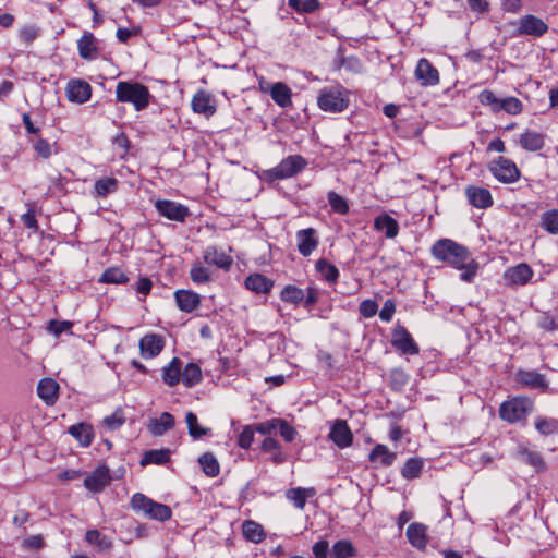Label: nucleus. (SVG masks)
Instances as JSON below:
<instances>
[{
    "label": "nucleus",
    "instance_id": "21",
    "mask_svg": "<svg viewBox=\"0 0 558 558\" xmlns=\"http://www.w3.org/2000/svg\"><path fill=\"white\" fill-rule=\"evenodd\" d=\"M77 49L81 58L94 60L98 57L97 39L90 32H84L77 40Z\"/></svg>",
    "mask_w": 558,
    "mask_h": 558
},
{
    "label": "nucleus",
    "instance_id": "12",
    "mask_svg": "<svg viewBox=\"0 0 558 558\" xmlns=\"http://www.w3.org/2000/svg\"><path fill=\"white\" fill-rule=\"evenodd\" d=\"M192 109L195 113L210 118L217 111L214 97L206 90H198L192 98Z\"/></svg>",
    "mask_w": 558,
    "mask_h": 558
},
{
    "label": "nucleus",
    "instance_id": "23",
    "mask_svg": "<svg viewBox=\"0 0 558 558\" xmlns=\"http://www.w3.org/2000/svg\"><path fill=\"white\" fill-rule=\"evenodd\" d=\"M374 229L385 233L387 239H395L399 233V223L388 214H381L374 219Z\"/></svg>",
    "mask_w": 558,
    "mask_h": 558
},
{
    "label": "nucleus",
    "instance_id": "50",
    "mask_svg": "<svg viewBox=\"0 0 558 558\" xmlns=\"http://www.w3.org/2000/svg\"><path fill=\"white\" fill-rule=\"evenodd\" d=\"M328 203L335 213L345 215L349 213V204L344 197L335 191H330L327 194Z\"/></svg>",
    "mask_w": 558,
    "mask_h": 558
},
{
    "label": "nucleus",
    "instance_id": "31",
    "mask_svg": "<svg viewBox=\"0 0 558 558\" xmlns=\"http://www.w3.org/2000/svg\"><path fill=\"white\" fill-rule=\"evenodd\" d=\"M69 434L73 436L83 447H88L94 439L92 425L87 423H77L69 427Z\"/></svg>",
    "mask_w": 558,
    "mask_h": 558
},
{
    "label": "nucleus",
    "instance_id": "64",
    "mask_svg": "<svg viewBox=\"0 0 558 558\" xmlns=\"http://www.w3.org/2000/svg\"><path fill=\"white\" fill-rule=\"evenodd\" d=\"M278 427L281 437L287 442H291L294 439L296 432L287 421L279 418Z\"/></svg>",
    "mask_w": 558,
    "mask_h": 558
},
{
    "label": "nucleus",
    "instance_id": "17",
    "mask_svg": "<svg viewBox=\"0 0 558 558\" xmlns=\"http://www.w3.org/2000/svg\"><path fill=\"white\" fill-rule=\"evenodd\" d=\"M298 250L304 257L310 256L318 246V236L314 228L302 229L296 232Z\"/></svg>",
    "mask_w": 558,
    "mask_h": 558
},
{
    "label": "nucleus",
    "instance_id": "16",
    "mask_svg": "<svg viewBox=\"0 0 558 558\" xmlns=\"http://www.w3.org/2000/svg\"><path fill=\"white\" fill-rule=\"evenodd\" d=\"M465 196L469 203L481 209L488 208L493 205V196L489 190L481 186L469 185L465 189Z\"/></svg>",
    "mask_w": 558,
    "mask_h": 558
},
{
    "label": "nucleus",
    "instance_id": "48",
    "mask_svg": "<svg viewBox=\"0 0 558 558\" xmlns=\"http://www.w3.org/2000/svg\"><path fill=\"white\" fill-rule=\"evenodd\" d=\"M519 456L523 462H525L529 465H532L537 471L545 469V462L537 451H532L526 448H522L519 451Z\"/></svg>",
    "mask_w": 558,
    "mask_h": 558
},
{
    "label": "nucleus",
    "instance_id": "13",
    "mask_svg": "<svg viewBox=\"0 0 558 558\" xmlns=\"http://www.w3.org/2000/svg\"><path fill=\"white\" fill-rule=\"evenodd\" d=\"M141 355L144 359L156 357L165 347L163 337L157 333H148L141 338L140 343Z\"/></svg>",
    "mask_w": 558,
    "mask_h": 558
},
{
    "label": "nucleus",
    "instance_id": "7",
    "mask_svg": "<svg viewBox=\"0 0 558 558\" xmlns=\"http://www.w3.org/2000/svg\"><path fill=\"white\" fill-rule=\"evenodd\" d=\"M489 171L501 183H513L520 179L517 165L505 157H498L489 165Z\"/></svg>",
    "mask_w": 558,
    "mask_h": 558
},
{
    "label": "nucleus",
    "instance_id": "19",
    "mask_svg": "<svg viewBox=\"0 0 558 558\" xmlns=\"http://www.w3.org/2000/svg\"><path fill=\"white\" fill-rule=\"evenodd\" d=\"M330 439L339 447L347 448L352 444L353 435L343 420H337L329 434Z\"/></svg>",
    "mask_w": 558,
    "mask_h": 558
},
{
    "label": "nucleus",
    "instance_id": "22",
    "mask_svg": "<svg viewBox=\"0 0 558 558\" xmlns=\"http://www.w3.org/2000/svg\"><path fill=\"white\" fill-rule=\"evenodd\" d=\"M368 459L376 466L388 468L395 463L397 454L390 451L387 446L379 444L372 449Z\"/></svg>",
    "mask_w": 558,
    "mask_h": 558
},
{
    "label": "nucleus",
    "instance_id": "30",
    "mask_svg": "<svg viewBox=\"0 0 558 558\" xmlns=\"http://www.w3.org/2000/svg\"><path fill=\"white\" fill-rule=\"evenodd\" d=\"M272 286L274 282L260 274H252L245 279V288L255 293L267 294Z\"/></svg>",
    "mask_w": 558,
    "mask_h": 558
},
{
    "label": "nucleus",
    "instance_id": "25",
    "mask_svg": "<svg viewBox=\"0 0 558 558\" xmlns=\"http://www.w3.org/2000/svg\"><path fill=\"white\" fill-rule=\"evenodd\" d=\"M204 260L207 264L215 265L221 269H229L232 265V257L222 250L215 246H208L204 252Z\"/></svg>",
    "mask_w": 558,
    "mask_h": 558
},
{
    "label": "nucleus",
    "instance_id": "5",
    "mask_svg": "<svg viewBox=\"0 0 558 558\" xmlns=\"http://www.w3.org/2000/svg\"><path fill=\"white\" fill-rule=\"evenodd\" d=\"M307 166V161L300 155H291L282 159L279 165L264 172L267 181L292 178Z\"/></svg>",
    "mask_w": 558,
    "mask_h": 558
},
{
    "label": "nucleus",
    "instance_id": "34",
    "mask_svg": "<svg viewBox=\"0 0 558 558\" xmlns=\"http://www.w3.org/2000/svg\"><path fill=\"white\" fill-rule=\"evenodd\" d=\"M170 450L169 449H151L144 453L141 465L145 466L147 464H165L170 460Z\"/></svg>",
    "mask_w": 558,
    "mask_h": 558
},
{
    "label": "nucleus",
    "instance_id": "53",
    "mask_svg": "<svg viewBox=\"0 0 558 558\" xmlns=\"http://www.w3.org/2000/svg\"><path fill=\"white\" fill-rule=\"evenodd\" d=\"M190 276L193 282L197 284L207 283L211 278L209 269L202 266L201 264H195L192 266Z\"/></svg>",
    "mask_w": 558,
    "mask_h": 558
},
{
    "label": "nucleus",
    "instance_id": "2",
    "mask_svg": "<svg viewBox=\"0 0 558 558\" xmlns=\"http://www.w3.org/2000/svg\"><path fill=\"white\" fill-rule=\"evenodd\" d=\"M116 98L117 101L132 104L136 111H142L148 107L151 95L149 89L138 82L120 81L116 87Z\"/></svg>",
    "mask_w": 558,
    "mask_h": 558
},
{
    "label": "nucleus",
    "instance_id": "36",
    "mask_svg": "<svg viewBox=\"0 0 558 558\" xmlns=\"http://www.w3.org/2000/svg\"><path fill=\"white\" fill-rule=\"evenodd\" d=\"M262 450L264 452L271 453V461L276 464H280L286 461V454L281 451L279 441L275 438H265L262 442Z\"/></svg>",
    "mask_w": 558,
    "mask_h": 558
},
{
    "label": "nucleus",
    "instance_id": "40",
    "mask_svg": "<svg viewBox=\"0 0 558 558\" xmlns=\"http://www.w3.org/2000/svg\"><path fill=\"white\" fill-rule=\"evenodd\" d=\"M202 371L195 363H189L181 373V380L186 387H193L201 383Z\"/></svg>",
    "mask_w": 558,
    "mask_h": 558
},
{
    "label": "nucleus",
    "instance_id": "44",
    "mask_svg": "<svg viewBox=\"0 0 558 558\" xmlns=\"http://www.w3.org/2000/svg\"><path fill=\"white\" fill-rule=\"evenodd\" d=\"M541 227L550 234H558V209L544 211L541 216Z\"/></svg>",
    "mask_w": 558,
    "mask_h": 558
},
{
    "label": "nucleus",
    "instance_id": "62",
    "mask_svg": "<svg viewBox=\"0 0 558 558\" xmlns=\"http://www.w3.org/2000/svg\"><path fill=\"white\" fill-rule=\"evenodd\" d=\"M73 327V323L69 322V320H50L49 323V331L51 333H53L54 336H60L61 333L65 332V331H70L71 328Z\"/></svg>",
    "mask_w": 558,
    "mask_h": 558
},
{
    "label": "nucleus",
    "instance_id": "33",
    "mask_svg": "<svg viewBox=\"0 0 558 558\" xmlns=\"http://www.w3.org/2000/svg\"><path fill=\"white\" fill-rule=\"evenodd\" d=\"M520 146L529 151H537L544 146V136L534 131H526L520 136Z\"/></svg>",
    "mask_w": 558,
    "mask_h": 558
},
{
    "label": "nucleus",
    "instance_id": "61",
    "mask_svg": "<svg viewBox=\"0 0 558 558\" xmlns=\"http://www.w3.org/2000/svg\"><path fill=\"white\" fill-rule=\"evenodd\" d=\"M124 416L121 411H116L111 415H108L104 418V424L109 428L110 430L118 429L120 426L124 423Z\"/></svg>",
    "mask_w": 558,
    "mask_h": 558
},
{
    "label": "nucleus",
    "instance_id": "59",
    "mask_svg": "<svg viewBox=\"0 0 558 558\" xmlns=\"http://www.w3.org/2000/svg\"><path fill=\"white\" fill-rule=\"evenodd\" d=\"M254 427L246 425L238 437V445L243 449H248L254 441Z\"/></svg>",
    "mask_w": 558,
    "mask_h": 558
},
{
    "label": "nucleus",
    "instance_id": "4",
    "mask_svg": "<svg viewBox=\"0 0 558 558\" xmlns=\"http://www.w3.org/2000/svg\"><path fill=\"white\" fill-rule=\"evenodd\" d=\"M534 408V402L527 397H515L500 404L499 416L509 423L524 420Z\"/></svg>",
    "mask_w": 558,
    "mask_h": 558
},
{
    "label": "nucleus",
    "instance_id": "38",
    "mask_svg": "<svg viewBox=\"0 0 558 558\" xmlns=\"http://www.w3.org/2000/svg\"><path fill=\"white\" fill-rule=\"evenodd\" d=\"M242 532L247 541L255 544L260 543L265 537L263 526L251 520H247L243 523Z\"/></svg>",
    "mask_w": 558,
    "mask_h": 558
},
{
    "label": "nucleus",
    "instance_id": "56",
    "mask_svg": "<svg viewBox=\"0 0 558 558\" xmlns=\"http://www.w3.org/2000/svg\"><path fill=\"white\" fill-rule=\"evenodd\" d=\"M502 110L509 114H519L522 111V102L515 97L501 98L499 112Z\"/></svg>",
    "mask_w": 558,
    "mask_h": 558
},
{
    "label": "nucleus",
    "instance_id": "29",
    "mask_svg": "<svg viewBox=\"0 0 558 558\" xmlns=\"http://www.w3.org/2000/svg\"><path fill=\"white\" fill-rule=\"evenodd\" d=\"M270 96L272 100L281 108H287L292 105V92L290 87L282 82L275 83L270 87Z\"/></svg>",
    "mask_w": 558,
    "mask_h": 558
},
{
    "label": "nucleus",
    "instance_id": "47",
    "mask_svg": "<svg viewBox=\"0 0 558 558\" xmlns=\"http://www.w3.org/2000/svg\"><path fill=\"white\" fill-rule=\"evenodd\" d=\"M355 555V548L352 543L347 539L338 541L333 544L330 556L331 558H350Z\"/></svg>",
    "mask_w": 558,
    "mask_h": 558
},
{
    "label": "nucleus",
    "instance_id": "43",
    "mask_svg": "<svg viewBox=\"0 0 558 558\" xmlns=\"http://www.w3.org/2000/svg\"><path fill=\"white\" fill-rule=\"evenodd\" d=\"M198 462L207 476L215 477L219 474L220 466L218 460L213 453L206 452L202 454Z\"/></svg>",
    "mask_w": 558,
    "mask_h": 558
},
{
    "label": "nucleus",
    "instance_id": "42",
    "mask_svg": "<svg viewBox=\"0 0 558 558\" xmlns=\"http://www.w3.org/2000/svg\"><path fill=\"white\" fill-rule=\"evenodd\" d=\"M424 462L421 458H409L401 469V475L405 480H414L421 475Z\"/></svg>",
    "mask_w": 558,
    "mask_h": 558
},
{
    "label": "nucleus",
    "instance_id": "6",
    "mask_svg": "<svg viewBox=\"0 0 558 558\" xmlns=\"http://www.w3.org/2000/svg\"><path fill=\"white\" fill-rule=\"evenodd\" d=\"M349 97L342 87L323 88L317 98L318 107L326 112L338 113L349 106Z\"/></svg>",
    "mask_w": 558,
    "mask_h": 558
},
{
    "label": "nucleus",
    "instance_id": "60",
    "mask_svg": "<svg viewBox=\"0 0 558 558\" xmlns=\"http://www.w3.org/2000/svg\"><path fill=\"white\" fill-rule=\"evenodd\" d=\"M408 383V375L402 369H392L390 373V384L395 390H401Z\"/></svg>",
    "mask_w": 558,
    "mask_h": 558
},
{
    "label": "nucleus",
    "instance_id": "35",
    "mask_svg": "<svg viewBox=\"0 0 558 558\" xmlns=\"http://www.w3.org/2000/svg\"><path fill=\"white\" fill-rule=\"evenodd\" d=\"M85 539L88 544L94 545L98 551H108L112 547L110 538L101 534L98 530H88Z\"/></svg>",
    "mask_w": 558,
    "mask_h": 558
},
{
    "label": "nucleus",
    "instance_id": "9",
    "mask_svg": "<svg viewBox=\"0 0 558 558\" xmlns=\"http://www.w3.org/2000/svg\"><path fill=\"white\" fill-rule=\"evenodd\" d=\"M155 208L159 215L166 217L169 220L179 222H183L190 215V210L186 206L168 199L156 201Z\"/></svg>",
    "mask_w": 558,
    "mask_h": 558
},
{
    "label": "nucleus",
    "instance_id": "41",
    "mask_svg": "<svg viewBox=\"0 0 558 558\" xmlns=\"http://www.w3.org/2000/svg\"><path fill=\"white\" fill-rule=\"evenodd\" d=\"M315 268L327 282H337L339 278V270L335 265L328 263L324 258H320L316 262Z\"/></svg>",
    "mask_w": 558,
    "mask_h": 558
},
{
    "label": "nucleus",
    "instance_id": "39",
    "mask_svg": "<svg viewBox=\"0 0 558 558\" xmlns=\"http://www.w3.org/2000/svg\"><path fill=\"white\" fill-rule=\"evenodd\" d=\"M118 180L112 177H106L97 180L94 185V195L96 197H106L108 194L118 190Z\"/></svg>",
    "mask_w": 558,
    "mask_h": 558
},
{
    "label": "nucleus",
    "instance_id": "8",
    "mask_svg": "<svg viewBox=\"0 0 558 558\" xmlns=\"http://www.w3.org/2000/svg\"><path fill=\"white\" fill-rule=\"evenodd\" d=\"M392 347L404 355H416L420 352L417 343L405 327L397 325L392 330Z\"/></svg>",
    "mask_w": 558,
    "mask_h": 558
},
{
    "label": "nucleus",
    "instance_id": "15",
    "mask_svg": "<svg viewBox=\"0 0 558 558\" xmlns=\"http://www.w3.org/2000/svg\"><path fill=\"white\" fill-rule=\"evenodd\" d=\"M415 77L423 86H434L439 83L438 70L425 58L418 60Z\"/></svg>",
    "mask_w": 558,
    "mask_h": 558
},
{
    "label": "nucleus",
    "instance_id": "24",
    "mask_svg": "<svg viewBox=\"0 0 558 558\" xmlns=\"http://www.w3.org/2000/svg\"><path fill=\"white\" fill-rule=\"evenodd\" d=\"M178 307L186 313L193 312L201 304V298L196 292L190 290H178L174 293Z\"/></svg>",
    "mask_w": 558,
    "mask_h": 558
},
{
    "label": "nucleus",
    "instance_id": "1",
    "mask_svg": "<svg viewBox=\"0 0 558 558\" xmlns=\"http://www.w3.org/2000/svg\"><path fill=\"white\" fill-rule=\"evenodd\" d=\"M432 255L461 270L460 278L463 281L471 282L477 272L478 264L471 257L469 250L450 239L438 240L432 246Z\"/></svg>",
    "mask_w": 558,
    "mask_h": 558
},
{
    "label": "nucleus",
    "instance_id": "63",
    "mask_svg": "<svg viewBox=\"0 0 558 558\" xmlns=\"http://www.w3.org/2000/svg\"><path fill=\"white\" fill-rule=\"evenodd\" d=\"M360 314L365 317L369 318L373 317L377 311H378V304L373 300H364L360 303L359 306Z\"/></svg>",
    "mask_w": 558,
    "mask_h": 558
},
{
    "label": "nucleus",
    "instance_id": "49",
    "mask_svg": "<svg viewBox=\"0 0 558 558\" xmlns=\"http://www.w3.org/2000/svg\"><path fill=\"white\" fill-rule=\"evenodd\" d=\"M535 428L543 436H549L557 432L558 422L555 418L538 416L535 420Z\"/></svg>",
    "mask_w": 558,
    "mask_h": 558
},
{
    "label": "nucleus",
    "instance_id": "11",
    "mask_svg": "<svg viewBox=\"0 0 558 558\" xmlns=\"http://www.w3.org/2000/svg\"><path fill=\"white\" fill-rule=\"evenodd\" d=\"M548 31V25L539 17L527 14L520 19L518 32L520 35L541 37Z\"/></svg>",
    "mask_w": 558,
    "mask_h": 558
},
{
    "label": "nucleus",
    "instance_id": "58",
    "mask_svg": "<svg viewBox=\"0 0 558 558\" xmlns=\"http://www.w3.org/2000/svg\"><path fill=\"white\" fill-rule=\"evenodd\" d=\"M34 149L37 153V155L44 159H48L52 155V147L53 145L50 144L47 140L38 137L34 142Z\"/></svg>",
    "mask_w": 558,
    "mask_h": 558
},
{
    "label": "nucleus",
    "instance_id": "51",
    "mask_svg": "<svg viewBox=\"0 0 558 558\" xmlns=\"http://www.w3.org/2000/svg\"><path fill=\"white\" fill-rule=\"evenodd\" d=\"M281 300L292 304H299L304 299V291L295 286H286L281 291Z\"/></svg>",
    "mask_w": 558,
    "mask_h": 558
},
{
    "label": "nucleus",
    "instance_id": "18",
    "mask_svg": "<svg viewBox=\"0 0 558 558\" xmlns=\"http://www.w3.org/2000/svg\"><path fill=\"white\" fill-rule=\"evenodd\" d=\"M92 96L90 85L82 80H72L66 86V97L72 102L84 104Z\"/></svg>",
    "mask_w": 558,
    "mask_h": 558
},
{
    "label": "nucleus",
    "instance_id": "14",
    "mask_svg": "<svg viewBox=\"0 0 558 558\" xmlns=\"http://www.w3.org/2000/svg\"><path fill=\"white\" fill-rule=\"evenodd\" d=\"M517 380L521 386L530 389H539L545 392L548 390V381L544 374L536 371H519L517 373Z\"/></svg>",
    "mask_w": 558,
    "mask_h": 558
},
{
    "label": "nucleus",
    "instance_id": "20",
    "mask_svg": "<svg viewBox=\"0 0 558 558\" xmlns=\"http://www.w3.org/2000/svg\"><path fill=\"white\" fill-rule=\"evenodd\" d=\"M59 388L54 379L44 378L38 383L37 395L47 405H53L59 397Z\"/></svg>",
    "mask_w": 558,
    "mask_h": 558
},
{
    "label": "nucleus",
    "instance_id": "10",
    "mask_svg": "<svg viewBox=\"0 0 558 558\" xmlns=\"http://www.w3.org/2000/svg\"><path fill=\"white\" fill-rule=\"evenodd\" d=\"M111 480L109 468L101 464L96 468L90 475L85 477L84 486L93 493H99L111 483Z\"/></svg>",
    "mask_w": 558,
    "mask_h": 558
},
{
    "label": "nucleus",
    "instance_id": "32",
    "mask_svg": "<svg viewBox=\"0 0 558 558\" xmlns=\"http://www.w3.org/2000/svg\"><path fill=\"white\" fill-rule=\"evenodd\" d=\"M182 362L179 357H173L168 365L162 368V380L169 387H174L179 384L182 373Z\"/></svg>",
    "mask_w": 558,
    "mask_h": 558
},
{
    "label": "nucleus",
    "instance_id": "57",
    "mask_svg": "<svg viewBox=\"0 0 558 558\" xmlns=\"http://www.w3.org/2000/svg\"><path fill=\"white\" fill-rule=\"evenodd\" d=\"M39 36V28L36 25H25L20 29L19 37L25 44L29 46Z\"/></svg>",
    "mask_w": 558,
    "mask_h": 558
},
{
    "label": "nucleus",
    "instance_id": "28",
    "mask_svg": "<svg viewBox=\"0 0 558 558\" xmlns=\"http://www.w3.org/2000/svg\"><path fill=\"white\" fill-rule=\"evenodd\" d=\"M507 280L514 284H525L533 276V270L525 264H519L509 268L505 274Z\"/></svg>",
    "mask_w": 558,
    "mask_h": 558
},
{
    "label": "nucleus",
    "instance_id": "3",
    "mask_svg": "<svg viewBox=\"0 0 558 558\" xmlns=\"http://www.w3.org/2000/svg\"><path fill=\"white\" fill-rule=\"evenodd\" d=\"M131 507L134 512L142 513L144 517L161 522L169 520L172 514L170 507L156 502L141 493H136L132 496Z\"/></svg>",
    "mask_w": 558,
    "mask_h": 558
},
{
    "label": "nucleus",
    "instance_id": "54",
    "mask_svg": "<svg viewBox=\"0 0 558 558\" xmlns=\"http://www.w3.org/2000/svg\"><path fill=\"white\" fill-rule=\"evenodd\" d=\"M288 4L298 12L313 13L320 3L318 0H289Z\"/></svg>",
    "mask_w": 558,
    "mask_h": 558
},
{
    "label": "nucleus",
    "instance_id": "27",
    "mask_svg": "<svg viewBox=\"0 0 558 558\" xmlns=\"http://www.w3.org/2000/svg\"><path fill=\"white\" fill-rule=\"evenodd\" d=\"M426 526L422 523H411L407 529V537L410 544L417 549H425L427 546Z\"/></svg>",
    "mask_w": 558,
    "mask_h": 558
},
{
    "label": "nucleus",
    "instance_id": "45",
    "mask_svg": "<svg viewBox=\"0 0 558 558\" xmlns=\"http://www.w3.org/2000/svg\"><path fill=\"white\" fill-rule=\"evenodd\" d=\"M129 281L128 276L119 268V267H109L107 268L101 277L99 278V282L105 283H116L121 284Z\"/></svg>",
    "mask_w": 558,
    "mask_h": 558
},
{
    "label": "nucleus",
    "instance_id": "55",
    "mask_svg": "<svg viewBox=\"0 0 558 558\" xmlns=\"http://www.w3.org/2000/svg\"><path fill=\"white\" fill-rule=\"evenodd\" d=\"M478 100L483 106H488L493 112H499L501 98H498L494 92L484 89L478 95Z\"/></svg>",
    "mask_w": 558,
    "mask_h": 558
},
{
    "label": "nucleus",
    "instance_id": "37",
    "mask_svg": "<svg viewBox=\"0 0 558 558\" xmlns=\"http://www.w3.org/2000/svg\"><path fill=\"white\" fill-rule=\"evenodd\" d=\"M185 422L187 425L189 435L193 439H199L203 436L209 435L211 432L210 428L203 427L199 425L197 415L192 411H189L186 413Z\"/></svg>",
    "mask_w": 558,
    "mask_h": 558
},
{
    "label": "nucleus",
    "instance_id": "52",
    "mask_svg": "<svg viewBox=\"0 0 558 558\" xmlns=\"http://www.w3.org/2000/svg\"><path fill=\"white\" fill-rule=\"evenodd\" d=\"M537 326L544 331H556L558 330V315L544 312L537 319Z\"/></svg>",
    "mask_w": 558,
    "mask_h": 558
},
{
    "label": "nucleus",
    "instance_id": "46",
    "mask_svg": "<svg viewBox=\"0 0 558 558\" xmlns=\"http://www.w3.org/2000/svg\"><path fill=\"white\" fill-rule=\"evenodd\" d=\"M314 494V489H304L301 487L291 488L287 492V498L293 502V505L298 509H303L306 504V497L312 496Z\"/></svg>",
    "mask_w": 558,
    "mask_h": 558
},
{
    "label": "nucleus",
    "instance_id": "26",
    "mask_svg": "<svg viewBox=\"0 0 558 558\" xmlns=\"http://www.w3.org/2000/svg\"><path fill=\"white\" fill-rule=\"evenodd\" d=\"M175 424L174 416L169 412H162L159 417L151 418L148 423V430L154 436H161L173 428Z\"/></svg>",
    "mask_w": 558,
    "mask_h": 558
}]
</instances>
